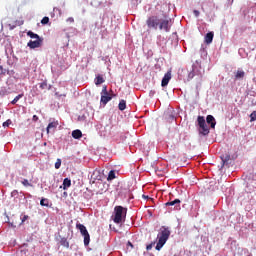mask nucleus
Here are the masks:
<instances>
[{"instance_id":"obj_1","label":"nucleus","mask_w":256,"mask_h":256,"mask_svg":"<svg viewBox=\"0 0 256 256\" xmlns=\"http://www.w3.org/2000/svg\"><path fill=\"white\" fill-rule=\"evenodd\" d=\"M146 25L148 29H154L157 31H165V33H169L171 31V27H173V20L167 16H157L153 15L148 17L146 20Z\"/></svg>"},{"instance_id":"obj_2","label":"nucleus","mask_w":256,"mask_h":256,"mask_svg":"<svg viewBox=\"0 0 256 256\" xmlns=\"http://www.w3.org/2000/svg\"><path fill=\"white\" fill-rule=\"evenodd\" d=\"M170 236L171 230L169 229V227L162 226L157 235L158 242L156 244V251H161V249H163L165 243H167Z\"/></svg>"},{"instance_id":"obj_3","label":"nucleus","mask_w":256,"mask_h":256,"mask_svg":"<svg viewBox=\"0 0 256 256\" xmlns=\"http://www.w3.org/2000/svg\"><path fill=\"white\" fill-rule=\"evenodd\" d=\"M125 219H127V208L123 206H115L113 218L114 223L117 225L125 223Z\"/></svg>"},{"instance_id":"obj_4","label":"nucleus","mask_w":256,"mask_h":256,"mask_svg":"<svg viewBox=\"0 0 256 256\" xmlns=\"http://www.w3.org/2000/svg\"><path fill=\"white\" fill-rule=\"evenodd\" d=\"M76 229H79L81 235L84 237V246L88 247L89 243H91V236L89 235V231H87V227L81 223H78L76 224Z\"/></svg>"},{"instance_id":"obj_5","label":"nucleus","mask_w":256,"mask_h":256,"mask_svg":"<svg viewBox=\"0 0 256 256\" xmlns=\"http://www.w3.org/2000/svg\"><path fill=\"white\" fill-rule=\"evenodd\" d=\"M197 123L199 126L200 135L206 136L209 133V127L207 126V122L205 121V117L198 116Z\"/></svg>"},{"instance_id":"obj_6","label":"nucleus","mask_w":256,"mask_h":256,"mask_svg":"<svg viewBox=\"0 0 256 256\" xmlns=\"http://www.w3.org/2000/svg\"><path fill=\"white\" fill-rule=\"evenodd\" d=\"M111 99H113V96H111V94H109V91H107V86H103L101 91L100 103H102V105H107L109 101H111Z\"/></svg>"},{"instance_id":"obj_7","label":"nucleus","mask_w":256,"mask_h":256,"mask_svg":"<svg viewBox=\"0 0 256 256\" xmlns=\"http://www.w3.org/2000/svg\"><path fill=\"white\" fill-rule=\"evenodd\" d=\"M202 75L201 66L194 64L192 65V70L188 73V81H191L193 77H201Z\"/></svg>"},{"instance_id":"obj_8","label":"nucleus","mask_w":256,"mask_h":256,"mask_svg":"<svg viewBox=\"0 0 256 256\" xmlns=\"http://www.w3.org/2000/svg\"><path fill=\"white\" fill-rule=\"evenodd\" d=\"M43 44V38L42 39H38V40H30L27 43V47H29V49H39V47H41V45Z\"/></svg>"},{"instance_id":"obj_9","label":"nucleus","mask_w":256,"mask_h":256,"mask_svg":"<svg viewBox=\"0 0 256 256\" xmlns=\"http://www.w3.org/2000/svg\"><path fill=\"white\" fill-rule=\"evenodd\" d=\"M206 123L210 125L211 129H215V126L217 125V121H215V117H213V115H208L206 117Z\"/></svg>"},{"instance_id":"obj_10","label":"nucleus","mask_w":256,"mask_h":256,"mask_svg":"<svg viewBox=\"0 0 256 256\" xmlns=\"http://www.w3.org/2000/svg\"><path fill=\"white\" fill-rule=\"evenodd\" d=\"M169 81H171V72H167L162 78V87H167V85H169Z\"/></svg>"},{"instance_id":"obj_11","label":"nucleus","mask_w":256,"mask_h":256,"mask_svg":"<svg viewBox=\"0 0 256 256\" xmlns=\"http://www.w3.org/2000/svg\"><path fill=\"white\" fill-rule=\"evenodd\" d=\"M58 126H59L58 121L50 122L46 128L47 133H50L51 131H55V129H57Z\"/></svg>"},{"instance_id":"obj_12","label":"nucleus","mask_w":256,"mask_h":256,"mask_svg":"<svg viewBox=\"0 0 256 256\" xmlns=\"http://www.w3.org/2000/svg\"><path fill=\"white\" fill-rule=\"evenodd\" d=\"M179 205H181L180 199H175L173 201H169L166 203V207H173L175 206V209H179Z\"/></svg>"},{"instance_id":"obj_13","label":"nucleus","mask_w":256,"mask_h":256,"mask_svg":"<svg viewBox=\"0 0 256 256\" xmlns=\"http://www.w3.org/2000/svg\"><path fill=\"white\" fill-rule=\"evenodd\" d=\"M72 137L73 139H81L83 137V132H81L79 129L73 130Z\"/></svg>"},{"instance_id":"obj_14","label":"nucleus","mask_w":256,"mask_h":256,"mask_svg":"<svg viewBox=\"0 0 256 256\" xmlns=\"http://www.w3.org/2000/svg\"><path fill=\"white\" fill-rule=\"evenodd\" d=\"M213 37H214L213 32H208V33L205 35V43H207V45L213 43Z\"/></svg>"},{"instance_id":"obj_15","label":"nucleus","mask_w":256,"mask_h":256,"mask_svg":"<svg viewBox=\"0 0 256 256\" xmlns=\"http://www.w3.org/2000/svg\"><path fill=\"white\" fill-rule=\"evenodd\" d=\"M69 187H71V179L65 178V179L63 180L62 189H63L64 191H67V189H69Z\"/></svg>"},{"instance_id":"obj_16","label":"nucleus","mask_w":256,"mask_h":256,"mask_svg":"<svg viewBox=\"0 0 256 256\" xmlns=\"http://www.w3.org/2000/svg\"><path fill=\"white\" fill-rule=\"evenodd\" d=\"M103 83H105V79L98 74L95 78V85H103Z\"/></svg>"},{"instance_id":"obj_17","label":"nucleus","mask_w":256,"mask_h":256,"mask_svg":"<svg viewBox=\"0 0 256 256\" xmlns=\"http://www.w3.org/2000/svg\"><path fill=\"white\" fill-rule=\"evenodd\" d=\"M118 109L120 111H125V109H127V102L125 100H120L118 104Z\"/></svg>"},{"instance_id":"obj_18","label":"nucleus","mask_w":256,"mask_h":256,"mask_svg":"<svg viewBox=\"0 0 256 256\" xmlns=\"http://www.w3.org/2000/svg\"><path fill=\"white\" fill-rule=\"evenodd\" d=\"M243 77H245V71L237 70V72L235 73V79L239 80V79H243Z\"/></svg>"},{"instance_id":"obj_19","label":"nucleus","mask_w":256,"mask_h":256,"mask_svg":"<svg viewBox=\"0 0 256 256\" xmlns=\"http://www.w3.org/2000/svg\"><path fill=\"white\" fill-rule=\"evenodd\" d=\"M27 36L30 37V39H36V40L43 39V38L39 37V35L34 33L33 31H28Z\"/></svg>"},{"instance_id":"obj_20","label":"nucleus","mask_w":256,"mask_h":256,"mask_svg":"<svg viewBox=\"0 0 256 256\" xmlns=\"http://www.w3.org/2000/svg\"><path fill=\"white\" fill-rule=\"evenodd\" d=\"M60 245H62V247H66V249H69V241H67V238H61Z\"/></svg>"},{"instance_id":"obj_21","label":"nucleus","mask_w":256,"mask_h":256,"mask_svg":"<svg viewBox=\"0 0 256 256\" xmlns=\"http://www.w3.org/2000/svg\"><path fill=\"white\" fill-rule=\"evenodd\" d=\"M40 205H41L42 207H50V205H49V199L42 198V199L40 200Z\"/></svg>"},{"instance_id":"obj_22","label":"nucleus","mask_w":256,"mask_h":256,"mask_svg":"<svg viewBox=\"0 0 256 256\" xmlns=\"http://www.w3.org/2000/svg\"><path fill=\"white\" fill-rule=\"evenodd\" d=\"M116 176H115V170H111L109 173H108V177H107V181H113V179H115Z\"/></svg>"},{"instance_id":"obj_23","label":"nucleus","mask_w":256,"mask_h":256,"mask_svg":"<svg viewBox=\"0 0 256 256\" xmlns=\"http://www.w3.org/2000/svg\"><path fill=\"white\" fill-rule=\"evenodd\" d=\"M19 99H23V94L17 95V96L11 101V105H17V102L19 101Z\"/></svg>"},{"instance_id":"obj_24","label":"nucleus","mask_w":256,"mask_h":256,"mask_svg":"<svg viewBox=\"0 0 256 256\" xmlns=\"http://www.w3.org/2000/svg\"><path fill=\"white\" fill-rule=\"evenodd\" d=\"M40 89H48V91L49 90H51V85H47V82H42V83H40Z\"/></svg>"},{"instance_id":"obj_25","label":"nucleus","mask_w":256,"mask_h":256,"mask_svg":"<svg viewBox=\"0 0 256 256\" xmlns=\"http://www.w3.org/2000/svg\"><path fill=\"white\" fill-rule=\"evenodd\" d=\"M13 122L11 121V119L6 120L2 126L4 127V129H7V127H9V125H11Z\"/></svg>"},{"instance_id":"obj_26","label":"nucleus","mask_w":256,"mask_h":256,"mask_svg":"<svg viewBox=\"0 0 256 256\" xmlns=\"http://www.w3.org/2000/svg\"><path fill=\"white\" fill-rule=\"evenodd\" d=\"M49 23V17L45 16L41 20L42 25H47Z\"/></svg>"},{"instance_id":"obj_27","label":"nucleus","mask_w":256,"mask_h":256,"mask_svg":"<svg viewBox=\"0 0 256 256\" xmlns=\"http://www.w3.org/2000/svg\"><path fill=\"white\" fill-rule=\"evenodd\" d=\"M55 169H61V158H58L56 160Z\"/></svg>"},{"instance_id":"obj_28","label":"nucleus","mask_w":256,"mask_h":256,"mask_svg":"<svg viewBox=\"0 0 256 256\" xmlns=\"http://www.w3.org/2000/svg\"><path fill=\"white\" fill-rule=\"evenodd\" d=\"M7 95V89L1 88L0 89V97H5Z\"/></svg>"},{"instance_id":"obj_29","label":"nucleus","mask_w":256,"mask_h":256,"mask_svg":"<svg viewBox=\"0 0 256 256\" xmlns=\"http://www.w3.org/2000/svg\"><path fill=\"white\" fill-rule=\"evenodd\" d=\"M22 185H24V187H32L31 183H29V180L27 179H24L22 181Z\"/></svg>"},{"instance_id":"obj_30","label":"nucleus","mask_w":256,"mask_h":256,"mask_svg":"<svg viewBox=\"0 0 256 256\" xmlns=\"http://www.w3.org/2000/svg\"><path fill=\"white\" fill-rule=\"evenodd\" d=\"M250 121H251V122L256 121V111H253V112L250 114Z\"/></svg>"},{"instance_id":"obj_31","label":"nucleus","mask_w":256,"mask_h":256,"mask_svg":"<svg viewBox=\"0 0 256 256\" xmlns=\"http://www.w3.org/2000/svg\"><path fill=\"white\" fill-rule=\"evenodd\" d=\"M29 219L28 215H21V224L23 225V223H25V221H27Z\"/></svg>"},{"instance_id":"obj_32","label":"nucleus","mask_w":256,"mask_h":256,"mask_svg":"<svg viewBox=\"0 0 256 256\" xmlns=\"http://www.w3.org/2000/svg\"><path fill=\"white\" fill-rule=\"evenodd\" d=\"M54 12H56V14H57L59 17H61V15H62L61 9L55 7V8H54Z\"/></svg>"},{"instance_id":"obj_33","label":"nucleus","mask_w":256,"mask_h":256,"mask_svg":"<svg viewBox=\"0 0 256 256\" xmlns=\"http://www.w3.org/2000/svg\"><path fill=\"white\" fill-rule=\"evenodd\" d=\"M19 195V192L17 190H14L11 192V197H17Z\"/></svg>"},{"instance_id":"obj_34","label":"nucleus","mask_w":256,"mask_h":256,"mask_svg":"<svg viewBox=\"0 0 256 256\" xmlns=\"http://www.w3.org/2000/svg\"><path fill=\"white\" fill-rule=\"evenodd\" d=\"M67 23H75V19L73 17L67 18Z\"/></svg>"},{"instance_id":"obj_35","label":"nucleus","mask_w":256,"mask_h":256,"mask_svg":"<svg viewBox=\"0 0 256 256\" xmlns=\"http://www.w3.org/2000/svg\"><path fill=\"white\" fill-rule=\"evenodd\" d=\"M147 251H151L153 249V244H148L146 246Z\"/></svg>"},{"instance_id":"obj_36","label":"nucleus","mask_w":256,"mask_h":256,"mask_svg":"<svg viewBox=\"0 0 256 256\" xmlns=\"http://www.w3.org/2000/svg\"><path fill=\"white\" fill-rule=\"evenodd\" d=\"M193 14L195 15V17H199L200 12H199L198 10H194V11H193Z\"/></svg>"},{"instance_id":"obj_37","label":"nucleus","mask_w":256,"mask_h":256,"mask_svg":"<svg viewBox=\"0 0 256 256\" xmlns=\"http://www.w3.org/2000/svg\"><path fill=\"white\" fill-rule=\"evenodd\" d=\"M32 120H33V121H39V117H38L37 115H34V116L32 117Z\"/></svg>"},{"instance_id":"obj_38","label":"nucleus","mask_w":256,"mask_h":256,"mask_svg":"<svg viewBox=\"0 0 256 256\" xmlns=\"http://www.w3.org/2000/svg\"><path fill=\"white\" fill-rule=\"evenodd\" d=\"M55 13H56V12H54V10H53V12L50 13V15H51L52 18L55 17Z\"/></svg>"},{"instance_id":"obj_39","label":"nucleus","mask_w":256,"mask_h":256,"mask_svg":"<svg viewBox=\"0 0 256 256\" xmlns=\"http://www.w3.org/2000/svg\"><path fill=\"white\" fill-rule=\"evenodd\" d=\"M128 245H130V247H133V244H131V242H128Z\"/></svg>"},{"instance_id":"obj_40","label":"nucleus","mask_w":256,"mask_h":256,"mask_svg":"<svg viewBox=\"0 0 256 256\" xmlns=\"http://www.w3.org/2000/svg\"><path fill=\"white\" fill-rule=\"evenodd\" d=\"M222 163H223V165H225V163H226V160H222Z\"/></svg>"},{"instance_id":"obj_41","label":"nucleus","mask_w":256,"mask_h":256,"mask_svg":"<svg viewBox=\"0 0 256 256\" xmlns=\"http://www.w3.org/2000/svg\"><path fill=\"white\" fill-rule=\"evenodd\" d=\"M241 51H243V49H239V53H241Z\"/></svg>"}]
</instances>
